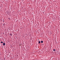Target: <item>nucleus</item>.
I'll return each instance as SVG.
<instances>
[{"label":"nucleus","instance_id":"6e6552de","mask_svg":"<svg viewBox=\"0 0 60 60\" xmlns=\"http://www.w3.org/2000/svg\"><path fill=\"white\" fill-rule=\"evenodd\" d=\"M4 21H3V22H4Z\"/></svg>","mask_w":60,"mask_h":60},{"label":"nucleus","instance_id":"f257e3e1","mask_svg":"<svg viewBox=\"0 0 60 60\" xmlns=\"http://www.w3.org/2000/svg\"><path fill=\"white\" fill-rule=\"evenodd\" d=\"M3 46H5V43H3Z\"/></svg>","mask_w":60,"mask_h":60},{"label":"nucleus","instance_id":"20e7f679","mask_svg":"<svg viewBox=\"0 0 60 60\" xmlns=\"http://www.w3.org/2000/svg\"><path fill=\"white\" fill-rule=\"evenodd\" d=\"M53 51H56V50H55V49H54L53 50Z\"/></svg>","mask_w":60,"mask_h":60},{"label":"nucleus","instance_id":"39448f33","mask_svg":"<svg viewBox=\"0 0 60 60\" xmlns=\"http://www.w3.org/2000/svg\"><path fill=\"white\" fill-rule=\"evenodd\" d=\"M10 35H11V36H12V34H10Z\"/></svg>","mask_w":60,"mask_h":60},{"label":"nucleus","instance_id":"0eeeda50","mask_svg":"<svg viewBox=\"0 0 60 60\" xmlns=\"http://www.w3.org/2000/svg\"><path fill=\"white\" fill-rule=\"evenodd\" d=\"M3 25H4V24H3Z\"/></svg>","mask_w":60,"mask_h":60},{"label":"nucleus","instance_id":"f03ea898","mask_svg":"<svg viewBox=\"0 0 60 60\" xmlns=\"http://www.w3.org/2000/svg\"><path fill=\"white\" fill-rule=\"evenodd\" d=\"M43 41H41V43H43Z\"/></svg>","mask_w":60,"mask_h":60},{"label":"nucleus","instance_id":"7ed1b4c3","mask_svg":"<svg viewBox=\"0 0 60 60\" xmlns=\"http://www.w3.org/2000/svg\"><path fill=\"white\" fill-rule=\"evenodd\" d=\"M38 42L39 43H41V42H40V41H39Z\"/></svg>","mask_w":60,"mask_h":60},{"label":"nucleus","instance_id":"423d86ee","mask_svg":"<svg viewBox=\"0 0 60 60\" xmlns=\"http://www.w3.org/2000/svg\"><path fill=\"white\" fill-rule=\"evenodd\" d=\"M1 43H3V42H1Z\"/></svg>","mask_w":60,"mask_h":60}]
</instances>
